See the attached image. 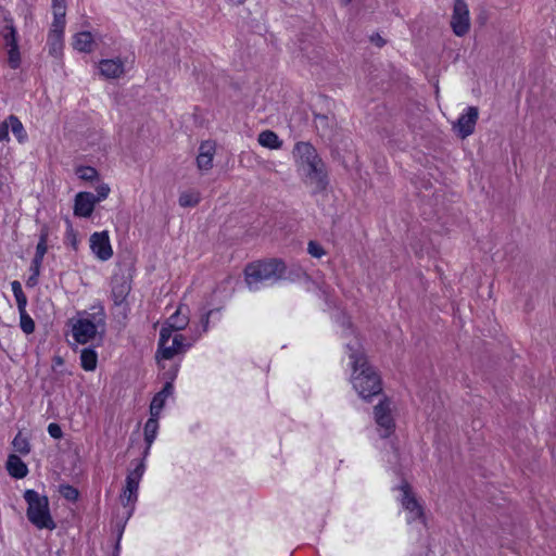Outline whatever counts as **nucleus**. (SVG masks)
<instances>
[{"mask_svg": "<svg viewBox=\"0 0 556 556\" xmlns=\"http://www.w3.org/2000/svg\"><path fill=\"white\" fill-rule=\"evenodd\" d=\"M67 224H68V227H67V231H66L65 241H66V243L72 245L74 250H77V244H78L77 235L74 231L71 223L67 222Z\"/></svg>", "mask_w": 556, "mask_h": 556, "instance_id": "e433bc0d", "label": "nucleus"}, {"mask_svg": "<svg viewBox=\"0 0 556 556\" xmlns=\"http://www.w3.org/2000/svg\"><path fill=\"white\" fill-rule=\"evenodd\" d=\"M77 174H78L79 178H81L84 180H93L98 175L97 170L90 166L80 167L77 170Z\"/></svg>", "mask_w": 556, "mask_h": 556, "instance_id": "c9c22d12", "label": "nucleus"}, {"mask_svg": "<svg viewBox=\"0 0 556 556\" xmlns=\"http://www.w3.org/2000/svg\"><path fill=\"white\" fill-rule=\"evenodd\" d=\"M187 311V308L179 306L162 328H169L170 333H178V331L185 329L189 323Z\"/></svg>", "mask_w": 556, "mask_h": 556, "instance_id": "dca6fc26", "label": "nucleus"}, {"mask_svg": "<svg viewBox=\"0 0 556 556\" xmlns=\"http://www.w3.org/2000/svg\"><path fill=\"white\" fill-rule=\"evenodd\" d=\"M130 281L125 275H116L112 279V296L116 305L122 304L130 292Z\"/></svg>", "mask_w": 556, "mask_h": 556, "instance_id": "4468645a", "label": "nucleus"}, {"mask_svg": "<svg viewBox=\"0 0 556 556\" xmlns=\"http://www.w3.org/2000/svg\"><path fill=\"white\" fill-rule=\"evenodd\" d=\"M165 397L162 396V394L156 393L151 402L150 405V414L153 417H159L161 410L164 407L165 404Z\"/></svg>", "mask_w": 556, "mask_h": 556, "instance_id": "c756f323", "label": "nucleus"}, {"mask_svg": "<svg viewBox=\"0 0 556 556\" xmlns=\"http://www.w3.org/2000/svg\"><path fill=\"white\" fill-rule=\"evenodd\" d=\"M65 15L66 12L61 11L59 8L55 13H53V22L51 24V29L49 33L51 34H64L65 28Z\"/></svg>", "mask_w": 556, "mask_h": 556, "instance_id": "b1692460", "label": "nucleus"}, {"mask_svg": "<svg viewBox=\"0 0 556 556\" xmlns=\"http://www.w3.org/2000/svg\"><path fill=\"white\" fill-rule=\"evenodd\" d=\"M8 125H10V128L18 142L23 143L27 139L24 126L15 115H10L8 117Z\"/></svg>", "mask_w": 556, "mask_h": 556, "instance_id": "5701e85b", "label": "nucleus"}, {"mask_svg": "<svg viewBox=\"0 0 556 556\" xmlns=\"http://www.w3.org/2000/svg\"><path fill=\"white\" fill-rule=\"evenodd\" d=\"M48 432L54 439H60L62 437L61 427L54 422H52L48 426Z\"/></svg>", "mask_w": 556, "mask_h": 556, "instance_id": "a19ab883", "label": "nucleus"}, {"mask_svg": "<svg viewBox=\"0 0 556 556\" xmlns=\"http://www.w3.org/2000/svg\"><path fill=\"white\" fill-rule=\"evenodd\" d=\"M401 491H402V498H401V502H402V506L409 511L410 514V520H415L417 518H421L422 517V509L419 505V503L417 502L416 497L412 494L410 492V486L408 485V483H403L401 485Z\"/></svg>", "mask_w": 556, "mask_h": 556, "instance_id": "ddd939ff", "label": "nucleus"}, {"mask_svg": "<svg viewBox=\"0 0 556 556\" xmlns=\"http://www.w3.org/2000/svg\"><path fill=\"white\" fill-rule=\"evenodd\" d=\"M24 498L28 505L26 511L28 520L38 529L53 530L55 522L50 515L48 497L34 490H27Z\"/></svg>", "mask_w": 556, "mask_h": 556, "instance_id": "39448f33", "label": "nucleus"}, {"mask_svg": "<svg viewBox=\"0 0 556 556\" xmlns=\"http://www.w3.org/2000/svg\"><path fill=\"white\" fill-rule=\"evenodd\" d=\"M174 387L172 382H166L163 389L159 392L163 397L167 399L173 394Z\"/></svg>", "mask_w": 556, "mask_h": 556, "instance_id": "79ce46f5", "label": "nucleus"}, {"mask_svg": "<svg viewBox=\"0 0 556 556\" xmlns=\"http://www.w3.org/2000/svg\"><path fill=\"white\" fill-rule=\"evenodd\" d=\"M315 124L317 129H321L324 135H327L331 130V119L327 115L318 114L315 116Z\"/></svg>", "mask_w": 556, "mask_h": 556, "instance_id": "473e14b6", "label": "nucleus"}, {"mask_svg": "<svg viewBox=\"0 0 556 556\" xmlns=\"http://www.w3.org/2000/svg\"><path fill=\"white\" fill-rule=\"evenodd\" d=\"M185 351L184 336L170 333L169 328H162L160 332L157 355L164 359H172L175 355Z\"/></svg>", "mask_w": 556, "mask_h": 556, "instance_id": "423d86ee", "label": "nucleus"}, {"mask_svg": "<svg viewBox=\"0 0 556 556\" xmlns=\"http://www.w3.org/2000/svg\"><path fill=\"white\" fill-rule=\"evenodd\" d=\"M307 252L313 256V257H321L326 254L324 248L317 243L316 241H309L308 244H307Z\"/></svg>", "mask_w": 556, "mask_h": 556, "instance_id": "f704fd0d", "label": "nucleus"}, {"mask_svg": "<svg viewBox=\"0 0 556 556\" xmlns=\"http://www.w3.org/2000/svg\"><path fill=\"white\" fill-rule=\"evenodd\" d=\"M11 287L14 295H16V292H23L22 285L17 280L13 281Z\"/></svg>", "mask_w": 556, "mask_h": 556, "instance_id": "a18cd8bd", "label": "nucleus"}, {"mask_svg": "<svg viewBox=\"0 0 556 556\" xmlns=\"http://www.w3.org/2000/svg\"><path fill=\"white\" fill-rule=\"evenodd\" d=\"M96 204L93 193L79 192L75 197L74 214L79 217H89Z\"/></svg>", "mask_w": 556, "mask_h": 556, "instance_id": "f8f14e48", "label": "nucleus"}, {"mask_svg": "<svg viewBox=\"0 0 556 556\" xmlns=\"http://www.w3.org/2000/svg\"><path fill=\"white\" fill-rule=\"evenodd\" d=\"M37 277H38V276H34V274H33V275L29 277V279H28V285L34 286V285L36 283V278H37Z\"/></svg>", "mask_w": 556, "mask_h": 556, "instance_id": "09e8293b", "label": "nucleus"}, {"mask_svg": "<svg viewBox=\"0 0 556 556\" xmlns=\"http://www.w3.org/2000/svg\"><path fill=\"white\" fill-rule=\"evenodd\" d=\"M371 40L375 41L378 47H382L384 45V40L380 36H377V39L372 37Z\"/></svg>", "mask_w": 556, "mask_h": 556, "instance_id": "de8ad7c7", "label": "nucleus"}, {"mask_svg": "<svg viewBox=\"0 0 556 556\" xmlns=\"http://www.w3.org/2000/svg\"><path fill=\"white\" fill-rule=\"evenodd\" d=\"M341 4L348 5L352 2V0H340Z\"/></svg>", "mask_w": 556, "mask_h": 556, "instance_id": "8fccbe9b", "label": "nucleus"}, {"mask_svg": "<svg viewBox=\"0 0 556 556\" xmlns=\"http://www.w3.org/2000/svg\"><path fill=\"white\" fill-rule=\"evenodd\" d=\"M451 27L457 37H463L469 31L470 14L465 0H455L451 17Z\"/></svg>", "mask_w": 556, "mask_h": 556, "instance_id": "6e6552de", "label": "nucleus"}, {"mask_svg": "<svg viewBox=\"0 0 556 556\" xmlns=\"http://www.w3.org/2000/svg\"><path fill=\"white\" fill-rule=\"evenodd\" d=\"M20 318H21L20 325H21L22 330L27 334L33 333L35 330V323H34L33 318L27 314L26 309H24L23 313H20Z\"/></svg>", "mask_w": 556, "mask_h": 556, "instance_id": "c85d7f7f", "label": "nucleus"}, {"mask_svg": "<svg viewBox=\"0 0 556 556\" xmlns=\"http://www.w3.org/2000/svg\"><path fill=\"white\" fill-rule=\"evenodd\" d=\"M7 468L9 473L17 479L24 478L28 472L27 466L15 455L9 457Z\"/></svg>", "mask_w": 556, "mask_h": 556, "instance_id": "6ab92c4d", "label": "nucleus"}, {"mask_svg": "<svg viewBox=\"0 0 556 556\" xmlns=\"http://www.w3.org/2000/svg\"><path fill=\"white\" fill-rule=\"evenodd\" d=\"M285 270V264L276 258L251 263L244 269L245 282L250 290H257L263 282L279 280Z\"/></svg>", "mask_w": 556, "mask_h": 556, "instance_id": "20e7f679", "label": "nucleus"}, {"mask_svg": "<svg viewBox=\"0 0 556 556\" xmlns=\"http://www.w3.org/2000/svg\"><path fill=\"white\" fill-rule=\"evenodd\" d=\"M90 249L92 253L100 261H108L113 255V249L110 243V237L108 231L94 232L89 239Z\"/></svg>", "mask_w": 556, "mask_h": 556, "instance_id": "9d476101", "label": "nucleus"}, {"mask_svg": "<svg viewBox=\"0 0 556 556\" xmlns=\"http://www.w3.org/2000/svg\"><path fill=\"white\" fill-rule=\"evenodd\" d=\"M74 340L79 344L101 341L105 328V315L102 309L98 313H78L70 320Z\"/></svg>", "mask_w": 556, "mask_h": 556, "instance_id": "7ed1b4c3", "label": "nucleus"}, {"mask_svg": "<svg viewBox=\"0 0 556 556\" xmlns=\"http://www.w3.org/2000/svg\"><path fill=\"white\" fill-rule=\"evenodd\" d=\"M48 238H49V229L47 226H43L40 230L39 242L36 247L35 257H37L38 260H43V256L47 253Z\"/></svg>", "mask_w": 556, "mask_h": 556, "instance_id": "a878e982", "label": "nucleus"}, {"mask_svg": "<svg viewBox=\"0 0 556 556\" xmlns=\"http://www.w3.org/2000/svg\"><path fill=\"white\" fill-rule=\"evenodd\" d=\"M60 494L72 502H75L78 498V490L70 484H61L59 486Z\"/></svg>", "mask_w": 556, "mask_h": 556, "instance_id": "7c9ffc66", "label": "nucleus"}, {"mask_svg": "<svg viewBox=\"0 0 556 556\" xmlns=\"http://www.w3.org/2000/svg\"><path fill=\"white\" fill-rule=\"evenodd\" d=\"M8 63L11 68H17L21 64V54L17 47L8 48Z\"/></svg>", "mask_w": 556, "mask_h": 556, "instance_id": "2f4dec72", "label": "nucleus"}, {"mask_svg": "<svg viewBox=\"0 0 556 556\" xmlns=\"http://www.w3.org/2000/svg\"><path fill=\"white\" fill-rule=\"evenodd\" d=\"M9 129L10 125H8V118L0 125V142L9 141Z\"/></svg>", "mask_w": 556, "mask_h": 556, "instance_id": "ea45409f", "label": "nucleus"}, {"mask_svg": "<svg viewBox=\"0 0 556 556\" xmlns=\"http://www.w3.org/2000/svg\"><path fill=\"white\" fill-rule=\"evenodd\" d=\"M178 202L182 207H193L200 202V193L198 191H184L179 194Z\"/></svg>", "mask_w": 556, "mask_h": 556, "instance_id": "393cba45", "label": "nucleus"}, {"mask_svg": "<svg viewBox=\"0 0 556 556\" xmlns=\"http://www.w3.org/2000/svg\"><path fill=\"white\" fill-rule=\"evenodd\" d=\"M13 446L14 448L22 453L27 454L29 452V444L25 438H23L21 434H17L13 440Z\"/></svg>", "mask_w": 556, "mask_h": 556, "instance_id": "72a5a7b5", "label": "nucleus"}, {"mask_svg": "<svg viewBox=\"0 0 556 556\" xmlns=\"http://www.w3.org/2000/svg\"><path fill=\"white\" fill-rule=\"evenodd\" d=\"M295 164L304 173L305 182L313 186L317 192L328 186V175L325 163L316 149L308 142H298L293 149Z\"/></svg>", "mask_w": 556, "mask_h": 556, "instance_id": "f257e3e1", "label": "nucleus"}, {"mask_svg": "<svg viewBox=\"0 0 556 556\" xmlns=\"http://www.w3.org/2000/svg\"><path fill=\"white\" fill-rule=\"evenodd\" d=\"M391 410V401L388 399H384L375 406V420L378 427L383 430L380 434L382 438L389 437L394 429Z\"/></svg>", "mask_w": 556, "mask_h": 556, "instance_id": "1a4fd4ad", "label": "nucleus"}, {"mask_svg": "<svg viewBox=\"0 0 556 556\" xmlns=\"http://www.w3.org/2000/svg\"><path fill=\"white\" fill-rule=\"evenodd\" d=\"M351 351L350 358L353 366L352 383L361 397L367 400L381 392V381L377 372L367 364L363 352L358 348V343H348Z\"/></svg>", "mask_w": 556, "mask_h": 556, "instance_id": "f03ea898", "label": "nucleus"}, {"mask_svg": "<svg viewBox=\"0 0 556 556\" xmlns=\"http://www.w3.org/2000/svg\"><path fill=\"white\" fill-rule=\"evenodd\" d=\"M99 68L105 78H118L124 74V63L119 59L102 60L99 63Z\"/></svg>", "mask_w": 556, "mask_h": 556, "instance_id": "f3484780", "label": "nucleus"}, {"mask_svg": "<svg viewBox=\"0 0 556 556\" xmlns=\"http://www.w3.org/2000/svg\"><path fill=\"white\" fill-rule=\"evenodd\" d=\"M479 117V110L477 106H469L467 112L462 114L453 128L458 132L462 139L467 138L475 131V127Z\"/></svg>", "mask_w": 556, "mask_h": 556, "instance_id": "9b49d317", "label": "nucleus"}, {"mask_svg": "<svg viewBox=\"0 0 556 556\" xmlns=\"http://www.w3.org/2000/svg\"><path fill=\"white\" fill-rule=\"evenodd\" d=\"M73 46L80 52H91L93 48V37L89 31H81L75 35Z\"/></svg>", "mask_w": 556, "mask_h": 556, "instance_id": "aec40b11", "label": "nucleus"}, {"mask_svg": "<svg viewBox=\"0 0 556 556\" xmlns=\"http://www.w3.org/2000/svg\"><path fill=\"white\" fill-rule=\"evenodd\" d=\"M41 263H42V260H38L37 257H34V260L31 262V270H33L34 276L39 275Z\"/></svg>", "mask_w": 556, "mask_h": 556, "instance_id": "c03bdc74", "label": "nucleus"}, {"mask_svg": "<svg viewBox=\"0 0 556 556\" xmlns=\"http://www.w3.org/2000/svg\"><path fill=\"white\" fill-rule=\"evenodd\" d=\"M146 466L143 460H140L134 470L129 471V473L126 477V486L121 494V503L124 506H127L128 504H134L137 501L138 497V489L140 480L144 473Z\"/></svg>", "mask_w": 556, "mask_h": 556, "instance_id": "0eeeda50", "label": "nucleus"}, {"mask_svg": "<svg viewBox=\"0 0 556 556\" xmlns=\"http://www.w3.org/2000/svg\"><path fill=\"white\" fill-rule=\"evenodd\" d=\"M48 45L50 47V53L58 55L63 47V35L49 33Z\"/></svg>", "mask_w": 556, "mask_h": 556, "instance_id": "bb28decb", "label": "nucleus"}, {"mask_svg": "<svg viewBox=\"0 0 556 556\" xmlns=\"http://www.w3.org/2000/svg\"><path fill=\"white\" fill-rule=\"evenodd\" d=\"M157 429H159L157 417L151 416L144 425V440L147 442V451L152 445V443L156 437Z\"/></svg>", "mask_w": 556, "mask_h": 556, "instance_id": "4be33fe9", "label": "nucleus"}, {"mask_svg": "<svg viewBox=\"0 0 556 556\" xmlns=\"http://www.w3.org/2000/svg\"><path fill=\"white\" fill-rule=\"evenodd\" d=\"M215 154V144L211 141L202 142L197 156V166L202 172H207L213 167Z\"/></svg>", "mask_w": 556, "mask_h": 556, "instance_id": "2eb2a0df", "label": "nucleus"}, {"mask_svg": "<svg viewBox=\"0 0 556 556\" xmlns=\"http://www.w3.org/2000/svg\"><path fill=\"white\" fill-rule=\"evenodd\" d=\"M14 298L16 301L18 313H23L24 309H26V305H27V298H26L24 291L21 293L16 292V295H14Z\"/></svg>", "mask_w": 556, "mask_h": 556, "instance_id": "58836bf2", "label": "nucleus"}, {"mask_svg": "<svg viewBox=\"0 0 556 556\" xmlns=\"http://www.w3.org/2000/svg\"><path fill=\"white\" fill-rule=\"evenodd\" d=\"M210 312L206 313L203 317H202V324L204 326V331H206V328H207V325H208V320H210Z\"/></svg>", "mask_w": 556, "mask_h": 556, "instance_id": "49530a36", "label": "nucleus"}, {"mask_svg": "<svg viewBox=\"0 0 556 556\" xmlns=\"http://www.w3.org/2000/svg\"><path fill=\"white\" fill-rule=\"evenodd\" d=\"M258 143L271 150H278L282 147V141L279 139L278 135L273 130H264L257 137Z\"/></svg>", "mask_w": 556, "mask_h": 556, "instance_id": "a211bd4d", "label": "nucleus"}, {"mask_svg": "<svg viewBox=\"0 0 556 556\" xmlns=\"http://www.w3.org/2000/svg\"><path fill=\"white\" fill-rule=\"evenodd\" d=\"M98 354L93 349L86 348L80 352V365L87 371H93L97 368Z\"/></svg>", "mask_w": 556, "mask_h": 556, "instance_id": "412c9836", "label": "nucleus"}, {"mask_svg": "<svg viewBox=\"0 0 556 556\" xmlns=\"http://www.w3.org/2000/svg\"><path fill=\"white\" fill-rule=\"evenodd\" d=\"M59 8L66 12L65 0H52V12L55 13Z\"/></svg>", "mask_w": 556, "mask_h": 556, "instance_id": "37998d69", "label": "nucleus"}, {"mask_svg": "<svg viewBox=\"0 0 556 556\" xmlns=\"http://www.w3.org/2000/svg\"><path fill=\"white\" fill-rule=\"evenodd\" d=\"M3 38L8 48L17 47V33L13 25H7L3 30Z\"/></svg>", "mask_w": 556, "mask_h": 556, "instance_id": "cd10ccee", "label": "nucleus"}, {"mask_svg": "<svg viewBox=\"0 0 556 556\" xmlns=\"http://www.w3.org/2000/svg\"><path fill=\"white\" fill-rule=\"evenodd\" d=\"M97 194H94V202L99 203L100 201L108 198L110 193V187L105 184L99 185L96 189Z\"/></svg>", "mask_w": 556, "mask_h": 556, "instance_id": "4c0bfd02", "label": "nucleus"}]
</instances>
